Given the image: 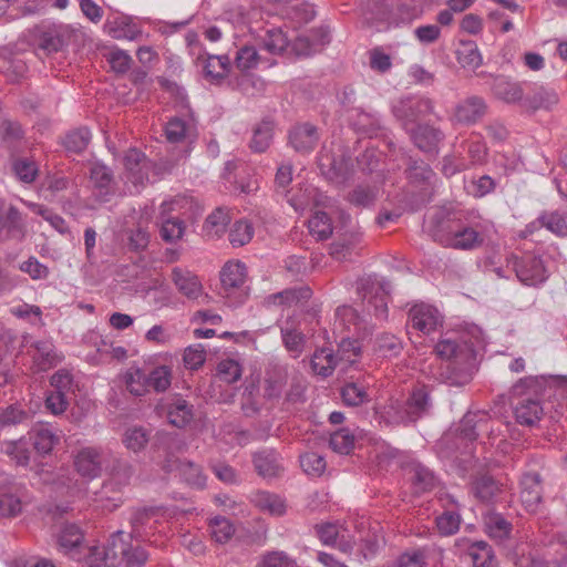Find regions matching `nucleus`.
Listing matches in <instances>:
<instances>
[{"instance_id": "obj_1", "label": "nucleus", "mask_w": 567, "mask_h": 567, "mask_svg": "<svg viewBox=\"0 0 567 567\" xmlns=\"http://www.w3.org/2000/svg\"><path fill=\"white\" fill-rule=\"evenodd\" d=\"M434 240L445 248L474 250L484 244V234L478 225L471 226L456 220L446 230H437Z\"/></svg>"}, {"instance_id": "obj_2", "label": "nucleus", "mask_w": 567, "mask_h": 567, "mask_svg": "<svg viewBox=\"0 0 567 567\" xmlns=\"http://www.w3.org/2000/svg\"><path fill=\"white\" fill-rule=\"evenodd\" d=\"M357 291L369 313L381 321L388 319L389 289L386 282H380L372 277L362 278L358 281Z\"/></svg>"}, {"instance_id": "obj_3", "label": "nucleus", "mask_w": 567, "mask_h": 567, "mask_svg": "<svg viewBox=\"0 0 567 567\" xmlns=\"http://www.w3.org/2000/svg\"><path fill=\"white\" fill-rule=\"evenodd\" d=\"M431 405L430 392L425 385H421L412 390L402 410L390 405L386 413L392 423H413L426 414Z\"/></svg>"}, {"instance_id": "obj_4", "label": "nucleus", "mask_w": 567, "mask_h": 567, "mask_svg": "<svg viewBox=\"0 0 567 567\" xmlns=\"http://www.w3.org/2000/svg\"><path fill=\"white\" fill-rule=\"evenodd\" d=\"M434 101L427 96H405L392 105V113L404 130L416 121L434 114Z\"/></svg>"}, {"instance_id": "obj_5", "label": "nucleus", "mask_w": 567, "mask_h": 567, "mask_svg": "<svg viewBox=\"0 0 567 567\" xmlns=\"http://www.w3.org/2000/svg\"><path fill=\"white\" fill-rule=\"evenodd\" d=\"M321 174L333 183L346 182L352 173L351 157L343 152L333 153L322 150L318 157Z\"/></svg>"}, {"instance_id": "obj_6", "label": "nucleus", "mask_w": 567, "mask_h": 567, "mask_svg": "<svg viewBox=\"0 0 567 567\" xmlns=\"http://www.w3.org/2000/svg\"><path fill=\"white\" fill-rule=\"evenodd\" d=\"M513 266L516 277L526 286L537 287L548 278L544 261L538 256L525 254L522 257H515Z\"/></svg>"}, {"instance_id": "obj_7", "label": "nucleus", "mask_w": 567, "mask_h": 567, "mask_svg": "<svg viewBox=\"0 0 567 567\" xmlns=\"http://www.w3.org/2000/svg\"><path fill=\"white\" fill-rule=\"evenodd\" d=\"M110 457L111 454L100 447H82L74 456V467L82 477L93 480L102 474L103 465Z\"/></svg>"}, {"instance_id": "obj_8", "label": "nucleus", "mask_w": 567, "mask_h": 567, "mask_svg": "<svg viewBox=\"0 0 567 567\" xmlns=\"http://www.w3.org/2000/svg\"><path fill=\"white\" fill-rule=\"evenodd\" d=\"M488 112V104L480 95H468L458 101L451 116V120L461 125H473L480 122Z\"/></svg>"}, {"instance_id": "obj_9", "label": "nucleus", "mask_w": 567, "mask_h": 567, "mask_svg": "<svg viewBox=\"0 0 567 567\" xmlns=\"http://www.w3.org/2000/svg\"><path fill=\"white\" fill-rule=\"evenodd\" d=\"M491 91L496 100L508 105H519L523 109L525 92L522 82L504 74L494 75Z\"/></svg>"}, {"instance_id": "obj_10", "label": "nucleus", "mask_w": 567, "mask_h": 567, "mask_svg": "<svg viewBox=\"0 0 567 567\" xmlns=\"http://www.w3.org/2000/svg\"><path fill=\"white\" fill-rule=\"evenodd\" d=\"M0 231H4L8 239L18 240H22L27 233L22 213L2 198H0Z\"/></svg>"}, {"instance_id": "obj_11", "label": "nucleus", "mask_w": 567, "mask_h": 567, "mask_svg": "<svg viewBox=\"0 0 567 567\" xmlns=\"http://www.w3.org/2000/svg\"><path fill=\"white\" fill-rule=\"evenodd\" d=\"M413 144L424 153H437L440 143L444 140V133L429 123H419L406 130Z\"/></svg>"}, {"instance_id": "obj_12", "label": "nucleus", "mask_w": 567, "mask_h": 567, "mask_svg": "<svg viewBox=\"0 0 567 567\" xmlns=\"http://www.w3.org/2000/svg\"><path fill=\"white\" fill-rule=\"evenodd\" d=\"M288 140L296 152L309 154L316 148L320 134L316 125L308 122L298 123L289 130Z\"/></svg>"}, {"instance_id": "obj_13", "label": "nucleus", "mask_w": 567, "mask_h": 567, "mask_svg": "<svg viewBox=\"0 0 567 567\" xmlns=\"http://www.w3.org/2000/svg\"><path fill=\"white\" fill-rule=\"evenodd\" d=\"M130 544L123 540V532H115L107 540L106 546L100 548L94 546L92 549L93 555L99 554L103 565L107 567H121L123 566Z\"/></svg>"}, {"instance_id": "obj_14", "label": "nucleus", "mask_w": 567, "mask_h": 567, "mask_svg": "<svg viewBox=\"0 0 567 567\" xmlns=\"http://www.w3.org/2000/svg\"><path fill=\"white\" fill-rule=\"evenodd\" d=\"M73 30L66 24H53L42 30L38 37V48L48 54L56 53L68 45Z\"/></svg>"}, {"instance_id": "obj_15", "label": "nucleus", "mask_w": 567, "mask_h": 567, "mask_svg": "<svg viewBox=\"0 0 567 567\" xmlns=\"http://www.w3.org/2000/svg\"><path fill=\"white\" fill-rule=\"evenodd\" d=\"M255 471L264 478L279 477L284 471L282 457L274 449H262L252 454Z\"/></svg>"}, {"instance_id": "obj_16", "label": "nucleus", "mask_w": 567, "mask_h": 567, "mask_svg": "<svg viewBox=\"0 0 567 567\" xmlns=\"http://www.w3.org/2000/svg\"><path fill=\"white\" fill-rule=\"evenodd\" d=\"M124 166L126 178L134 186H143L148 181L151 163L138 150L131 148L125 153Z\"/></svg>"}, {"instance_id": "obj_17", "label": "nucleus", "mask_w": 567, "mask_h": 567, "mask_svg": "<svg viewBox=\"0 0 567 567\" xmlns=\"http://www.w3.org/2000/svg\"><path fill=\"white\" fill-rule=\"evenodd\" d=\"M520 501L524 507L530 512L536 513L542 503V478L538 473H526L520 481Z\"/></svg>"}, {"instance_id": "obj_18", "label": "nucleus", "mask_w": 567, "mask_h": 567, "mask_svg": "<svg viewBox=\"0 0 567 567\" xmlns=\"http://www.w3.org/2000/svg\"><path fill=\"white\" fill-rule=\"evenodd\" d=\"M316 33H320V39H312L309 33L301 34L295 39L292 49L297 55L309 56L320 51L324 44L329 43L330 38L328 29L323 27L311 29V34Z\"/></svg>"}, {"instance_id": "obj_19", "label": "nucleus", "mask_w": 567, "mask_h": 567, "mask_svg": "<svg viewBox=\"0 0 567 567\" xmlns=\"http://www.w3.org/2000/svg\"><path fill=\"white\" fill-rule=\"evenodd\" d=\"M409 317L412 327L423 333L434 331L439 324V312L430 305L420 303L413 306L409 312Z\"/></svg>"}, {"instance_id": "obj_20", "label": "nucleus", "mask_w": 567, "mask_h": 567, "mask_svg": "<svg viewBox=\"0 0 567 567\" xmlns=\"http://www.w3.org/2000/svg\"><path fill=\"white\" fill-rule=\"evenodd\" d=\"M172 280L177 290L188 299H197L202 295L203 286L198 277L187 269L173 268Z\"/></svg>"}, {"instance_id": "obj_21", "label": "nucleus", "mask_w": 567, "mask_h": 567, "mask_svg": "<svg viewBox=\"0 0 567 567\" xmlns=\"http://www.w3.org/2000/svg\"><path fill=\"white\" fill-rule=\"evenodd\" d=\"M559 101L555 90L539 86L525 96L523 110L535 113L538 110H550Z\"/></svg>"}, {"instance_id": "obj_22", "label": "nucleus", "mask_w": 567, "mask_h": 567, "mask_svg": "<svg viewBox=\"0 0 567 567\" xmlns=\"http://www.w3.org/2000/svg\"><path fill=\"white\" fill-rule=\"evenodd\" d=\"M404 349L403 341L395 334L382 332L373 340V353L382 359L398 358Z\"/></svg>"}, {"instance_id": "obj_23", "label": "nucleus", "mask_w": 567, "mask_h": 567, "mask_svg": "<svg viewBox=\"0 0 567 567\" xmlns=\"http://www.w3.org/2000/svg\"><path fill=\"white\" fill-rule=\"evenodd\" d=\"M31 436L35 451L41 455L49 454L60 441V435L50 424L35 425Z\"/></svg>"}, {"instance_id": "obj_24", "label": "nucleus", "mask_w": 567, "mask_h": 567, "mask_svg": "<svg viewBox=\"0 0 567 567\" xmlns=\"http://www.w3.org/2000/svg\"><path fill=\"white\" fill-rule=\"evenodd\" d=\"M168 422L178 427H185L193 419V405L182 396H175L166 404Z\"/></svg>"}, {"instance_id": "obj_25", "label": "nucleus", "mask_w": 567, "mask_h": 567, "mask_svg": "<svg viewBox=\"0 0 567 567\" xmlns=\"http://www.w3.org/2000/svg\"><path fill=\"white\" fill-rule=\"evenodd\" d=\"M174 202L162 204V226L161 237L166 243H174L182 238L185 231V224L179 218L166 217V214L173 209Z\"/></svg>"}, {"instance_id": "obj_26", "label": "nucleus", "mask_w": 567, "mask_h": 567, "mask_svg": "<svg viewBox=\"0 0 567 567\" xmlns=\"http://www.w3.org/2000/svg\"><path fill=\"white\" fill-rule=\"evenodd\" d=\"M165 136L169 143H181L196 136V124L193 118H171L165 126Z\"/></svg>"}, {"instance_id": "obj_27", "label": "nucleus", "mask_w": 567, "mask_h": 567, "mask_svg": "<svg viewBox=\"0 0 567 567\" xmlns=\"http://www.w3.org/2000/svg\"><path fill=\"white\" fill-rule=\"evenodd\" d=\"M247 277V269L244 262H227L220 271V282L226 292L240 288Z\"/></svg>"}, {"instance_id": "obj_28", "label": "nucleus", "mask_w": 567, "mask_h": 567, "mask_svg": "<svg viewBox=\"0 0 567 567\" xmlns=\"http://www.w3.org/2000/svg\"><path fill=\"white\" fill-rule=\"evenodd\" d=\"M543 408L539 400L524 398L515 406L516 421L523 425H534L540 420Z\"/></svg>"}, {"instance_id": "obj_29", "label": "nucleus", "mask_w": 567, "mask_h": 567, "mask_svg": "<svg viewBox=\"0 0 567 567\" xmlns=\"http://www.w3.org/2000/svg\"><path fill=\"white\" fill-rule=\"evenodd\" d=\"M198 62H202L203 71L206 78L212 80L224 79L230 68L228 55H207L206 58L198 56Z\"/></svg>"}, {"instance_id": "obj_30", "label": "nucleus", "mask_w": 567, "mask_h": 567, "mask_svg": "<svg viewBox=\"0 0 567 567\" xmlns=\"http://www.w3.org/2000/svg\"><path fill=\"white\" fill-rule=\"evenodd\" d=\"M31 347L34 349L33 361L39 370L47 371L59 363L60 359L51 341H37Z\"/></svg>"}, {"instance_id": "obj_31", "label": "nucleus", "mask_w": 567, "mask_h": 567, "mask_svg": "<svg viewBox=\"0 0 567 567\" xmlns=\"http://www.w3.org/2000/svg\"><path fill=\"white\" fill-rule=\"evenodd\" d=\"M487 424V417L481 413H466L460 422L456 430L458 436L463 440L473 442L478 437V430Z\"/></svg>"}, {"instance_id": "obj_32", "label": "nucleus", "mask_w": 567, "mask_h": 567, "mask_svg": "<svg viewBox=\"0 0 567 567\" xmlns=\"http://www.w3.org/2000/svg\"><path fill=\"white\" fill-rule=\"evenodd\" d=\"M485 530L497 542L507 539L513 529L512 524L498 513H488L484 518Z\"/></svg>"}, {"instance_id": "obj_33", "label": "nucleus", "mask_w": 567, "mask_h": 567, "mask_svg": "<svg viewBox=\"0 0 567 567\" xmlns=\"http://www.w3.org/2000/svg\"><path fill=\"white\" fill-rule=\"evenodd\" d=\"M274 128V122L271 121H261L257 124L249 143L250 150L255 153L266 152L272 142Z\"/></svg>"}, {"instance_id": "obj_34", "label": "nucleus", "mask_w": 567, "mask_h": 567, "mask_svg": "<svg viewBox=\"0 0 567 567\" xmlns=\"http://www.w3.org/2000/svg\"><path fill=\"white\" fill-rule=\"evenodd\" d=\"M0 453L9 456L19 466H28L30 450L24 440L1 441Z\"/></svg>"}, {"instance_id": "obj_35", "label": "nucleus", "mask_w": 567, "mask_h": 567, "mask_svg": "<svg viewBox=\"0 0 567 567\" xmlns=\"http://www.w3.org/2000/svg\"><path fill=\"white\" fill-rule=\"evenodd\" d=\"M466 554L472 559L473 567H494V551L484 540L468 544Z\"/></svg>"}, {"instance_id": "obj_36", "label": "nucleus", "mask_w": 567, "mask_h": 567, "mask_svg": "<svg viewBox=\"0 0 567 567\" xmlns=\"http://www.w3.org/2000/svg\"><path fill=\"white\" fill-rule=\"evenodd\" d=\"M361 245V236L351 235L336 240L330 246V255L338 261L349 259L353 254H358Z\"/></svg>"}, {"instance_id": "obj_37", "label": "nucleus", "mask_w": 567, "mask_h": 567, "mask_svg": "<svg viewBox=\"0 0 567 567\" xmlns=\"http://www.w3.org/2000/svg\"><path fill=\"white\" fill-rule=\"evenodd\" d=\"M456 60L463 69L475 71L483 64L482 54L473 42H462L456 51Z\"/></svg>"}, {"instance_id": "obj_38", "label": "nucleus", "mask_w": 567, "mask_h": 567, "mask_svg": "<svg viewBox=\"0 0 567 567\" xmlns=\"http://www.w3.org/2000/svg\"><path fill=\"white\" fill-rule=\"evenodd\" d=\"M262 48L271 54H282L289 44L288 37L280 28L267 29L260 37Z\"/></svg>"}, {"instance_id": "obj_39", "label": "nucleus", "mask_w": 567, "mask_h": 567, "mask_svg": "<svg viewBox=\"0 0 567 567\" xmlns=\"http://www.w3.org/2000/svg\"><path fill=\"white\" fill-rule=\"evenodd\" d=\"M229 221V215L225 209H215L210 215L207 216L204 223L203 230L205 236L209 238L220 237L225 233Z\"/></svg>"}, {"instance_id": "obj_40", "label": "nucleus", "mask_w": 567, "mask_h": 567, "mask_svg": "<svg viewBox=\"0 0 567 567\" xmlns=\"http://www.w3.org/2000/svg\"><path fill=\"white\" fill-rule=\"evenodd\" d=\"M338 364V359L332 350L323 348L317 350L311 358V367L315 373L329 377Z\"/></svg>"}, {"instance_id": "obj_41", "label": "nucleus", "mask_w": 567, "mask_h": 567, "mask_svg": "<svg viewBox=\"0 0 567 567\" xmlns=\"http://www.w3.org/2000/svg\"><path fill=\"white\" fill-rule=\"evenodd\" d=\"M536 224L557 236L564 237L567 235V221L558 212L542 213L532 225L535 226Z\"/></svg>"}, {"instance_id": "obj_42", "label": "nucleus", "mask_w": 567, "mask_h": 567, "mask_svg": "<svg viewBox=\"0 0 567 567\" xmlns=\"http://www.w3.org/2000/svg\"><path fill=\"white\" fill-rule=\"evenodd\" d=\"M25 72V64L7 51H0V74L9 82L18 81Z\"/></svg>"}, {"instance_id": "obj_43", "label": "nucleus", "mask_w": 567, "mask_h": 567, "mask_svg": "<svg viewBox=\"0 0 567 567\" xmlns=\"http://www.w3.org/2000/svg\"><path fill=\"white\" fill-rule=\"evenodd\" d=\"M177 471L181 477L194 488H204L206 485V476L203 474L202 467L190 461H179Z\"/></svg>"}, {"instance_id": "obj_44", "label": "nucleus", "mask_w": 567, "mask_h": 567, "mask_svg": "<svg viewBox=\"0 0 567 567\" xmlns=\"http://www.w3.org/2000/svg\"><path fill=\"white\" fill-rule=\"evenodd\" d=\"M472 491L480 501L488 503L495 498L501 489L492 476L483 475L474 481Z\"/></svg>"}, {"instance_id": "obj_45", "label": "nucleus", "mask_w": 567, "mask_h": 567, "mask_svg": "<svg viewBox=\"0 0 567 567\" xmlns=\"http://www.w3.org/2000/svg\"><path fill=\"white\" fill-rule=\"evenodd\" d=\"M125 384L130 393L136 396L145 395L150 391L148 377L140 368L130 369L125 373Z\"/></svg>"}, {"instance_id": "obj_46", "label": "nucleus", "mask_w": 567, "mask_h": 567, "mask_svg": "<svg viewBox=\"0 0 567 567\" xmlns=\"http://www.w3.org/2000/svg\"><path fill=\"white\" fill-rule=\"evenodd\" d=\"M12 172L16 177L24 183L31 184L35 181L39 168L34 161L23 157L13 158L11 163Z\"/></svg>"}, {"instance_id": "obj_47", "label": "nucleus", "mask_w": 567, "mask_h": 567, "mask_svg": "<svg viewBox=\"0 0 567 567\" xmlns=\"http://www.w3.org/2000/svg\"><path fill=\"white\" fill-rule=\"evenodd\" d=\"M254 502L257 507L271 515L281 516L286 513L285 502L276 494L258 492L255 495Z\"/></svg>"}, {"instance_id": "obj_48", "label": "nucleus", "mask_w": 567, "mask_h": 567, "mask_svg": "<svg viewBox=\"0 0 567 567\" xmlns=\"http://www.w3.org/2000/svg\"><path fill=\"white\" fill-rule=\"evenodd\" d=\"M308 228L318 240H324L332 234V223L324 212H316L308 221Z\"/></svg>"}, {"instance_id": "obj_49", "label": "nucleus", "mask_w": 567, "mask_h": 567, "mask_svg": "<svg viewBox=\"0 0 567 567\" xmlns=\"http://www.w3.org/2000/svg\"><path fill=\"white\" fill-rule=\"evenodd\" d=\"M90 181L101 195L107 194L113 182L112 171L103 164L95 163L90 168Z\"/></svg>"}, {"instance_id": "obj_50", "label": "nucleus", "mask_w": 567, "mask_h": 567, "mask_svg": "<svg viewBox=\"0 0 567 567\" xmlns=\"http://www.w3.org/2000/svg\"><path fill=\"white\" fill-rule=\"evenodd\" d=\"M91 141V132L86 127L70 131L64 137V146L69 152L79 154L86 150Z\"/></svg>"}, {"instance_id": "obj_51", "label": "nucleus", "mask_w": 567, "mask_h": 567, "mask_svg": "<svg viewBox=\"0 0 567 567\" xmlns=\"http://www.w3.org/2000/svg\"><path fill=\"white\" fill-rule=\"evenodd\" d=\"M133 472V467L128 462L114 457L110 468L111 481L106 483L105 486L112 484L120 486L127 485Z\"/></svg>"}, {"instance_id": "obj_52", "label": "nucleus", "mask_w": 567, "mask_h": 567, "mask_svg": "<svg viewBox=\"0 0 567 567\" xmlns=\"http://www.w3.org/2000/svg\"><path fill=\"white\" fill-rule=\"evenodd\" d=\"M254 236L252 224L248 220H238L230 228L228 238L234 247H241L248 244Z\"/></svg>"}, {"instance_id": "obj_53", "label": "nucleus", "mask_w": 567, "mask_h": 567, "mask_svg": "<svg viewBox=\"0 0 567 567\" xmlns=\"http://www.w3.org/2000/svg\"><path fill=\"white\" fill-rule=\"evenodd\" d=\"M147 377L150 389L155 392H165L172 383V369L167 365H158Z\"/></svg>"}, {"instance_id": "obj_54", "label": "nucleus", "mask_w": 567, "mask_h": 567, "mask_svg": "<svg viewBox=\"0 0 567 567\" xmlns=\"http://www.w3.org/2000/svg\"><path fill=\"white\" fill-rule=\"evenodd\" d=\"M341 398L349 406H359L369 401V394L364 386L350 382L342 386Z\"/></svg>"}, {"instance_id": "obj_55", "label": "nucleus", "mask_w": 567, "mask_h": 567, "mask_svg": "<svg viewBox=\"0 0 567 567\" xmlns=\"http://www.w3.org/2000/svg\"><path fill=\"white\" fill-rule=\"evenodd\" d=\"M209 528L212 537L219 544L227 543L235 533V528L230 520L219 516L210 519Z\"/></svg>"}, {"instance_id": "obj_56", "label": "nucleus", "mask_w": 567, "mask_h": 567, "mask_svg": "<svg viewBox=\"0 0 567 567\" xmlns=\"http://www.w3.org/2000/svg\"><path fill=\"white\" fill-rule=\"evenodd\" d=\"M82 540L83 534L81 529L74 524H68L61 529L58 543L61 548L69 551L80 546Z\"/></svg>"}, {"instance_id": "obj_57", "label": "nucleus", "mask_w": 567, "mask_h": 567, "mask_svg": "<svg viewBox=\"0 0 567 567\" xmlns=\"http://www.w3.org/2000/svg\"><path fill=\"white\" fill-rule=\"evenodd\" d=\"M330 446L340 454H349L354 447V435L349 429H340L331 434Z\"/></svg>"}, {"instance_id": "obj_58", "label": "nucleus", "mask_w": 567, "mask_h": 567, "mask_svg": "<svg viewBox=\"0 0 567 567\" xmlns=\"http://www.w3.org/2000/svg\"><path fill=\"white\" fill-rule=\"evenodd\" d=\"M148 442V435L146 431L141 426L130 427L125 431L123 436V443L126 449L133 452H140L143 450Z\"/></svg>"}, {"instance_id": "obj_59", "label": "nucleus", "mask_w": 567, "mask_h": 567, "mask_svg": "<svg viewBox=\"0 0 567 567\" xmlns=\"http://www.w3.org/2000/svg\"><path fill=\"white\" fill-rule=\"evenodd\" d=\"M258 62L259 54L255 47L244 45L236 52L235 65L243 72L255 69Z\"/></svg>"}, {"instance_id": "obj_60", "label": "nucleus", "mask_w": 567, "mask_h": 567, "mask_svg": "<svg viewBox=\"0 0 567 567\" xmlns=\"http://www.w3.org/2000/svg\"><path fill=\"white\" fill-rule=\"evenodd\" d=\"M311 290L308 287L290 288L270 296L274 303L292 305L301 299H309Z\"/></svg>"}, {"instance_id": "obj_61", "label": "nucleus", "mask_w": 567, "mask_h": 567, "mask_svg": "<svg viewBox=\"0 0 567 567\" xmlns=\"http://www.w3.org/2000/svg\"><path fill=\"white\" fill-rule=\"evenodd\" d=\"M281 337L285 348L298 357L302 351L306 342L305 334L296 329L281 328Z\"/></svg>"}, {"instance_id": "obj_62", "label": "nucleus", "mask_w": 567, "mask_h": 567, "mask_svg": "<svg viewBox=\"0 0 567 567\" xmlns=\"http://www.w3.org/2000/svg\"><path fill=\"white\" fill-rule=\"evenodd\" d=\"M436 528L443 536L455 534L461 525V516L452 511H446L435 519Z\"/></svg>"}, {"instance_id": "obj_63", "label": "nucleus", "mask_w": 567, "mask_h": 567, "mask_svg": "<svg viewBox=\"0 0 567 567\" xmlns=\"http://www.w3.org/2000/svg\"><path fill=\"white\" fill-rule=\"evenodd\" d=\"M22 511V502L16 494L4 491L0 493V516L14 517Z\"/></svg>"}, {"instance_id": "obj_64", "label": "nucleus", "mask_w": 567, "mask_h": 567, "mask_svg": "<svg viewBox=\"0 0 567 567\" xmlns=\"http://www.w3.org/2000/svg\"><path fill=\"white\" fill-rule=\"evenodd\" d=\"M348 198L358 207H369L377 199V190L368 185H359L349 194Z\"/></svg>"}]
</instances>
